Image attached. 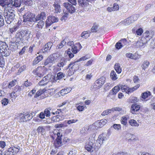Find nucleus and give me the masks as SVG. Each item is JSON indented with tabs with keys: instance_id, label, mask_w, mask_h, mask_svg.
<instances>
[{
	"instance_id": "4468645a",
	"label": "nucleus",
	"mask_w": 155,
	"mask_h": 155,
	"mask_svg": "<svg viewBox=\"0 0 155 155\" xmlns=\"http://www.w3.org/2000/svg\"><path fill=\"white\" fill-rule=\"evenodd\" d=\"M136 16L134 15L133 16H131L128 17L126 19L124 20L123 22L124 25H130L133 23L135 20H136L135 18Z\"/></svg>"
},
{
	"instance_id": "864d4df0",
	"label": "nucleus",
	"mask_w": 155,
	"mask_h": 155,
	"mask_svg": "<svg viewBox=\"0 0 155 155\" xmlns=\"http://www.w3.org/2000/svg\"><path fill=\"white\" fill-rule=\"evenodd\" d=\"M71 51L74 54L77 53L78 51L77 46L75 45H72L71 48Z\"/></svg>"
},
{
	"instance_id": "a19ab883",
	"label": "nucleus",
	"mask_w": 155,
	"mask_h": 155,
	"mask_svg": "<svg viewBox=\"0 0 155 155\" xmlns=\"http://www.w3.org/2000/svg\"><path fill=\"white\" fill-rule=\"evenodd\" d=\"M121 126L120 124H114L110 127L111 128H114L115 129L118 130L121 129Z\"/></svg>"
},
{
	"instance_id": "49530a36",
	"label": "nucleus",
	"mask_w": 155,
	"mask_h": 155,
	"mask_svg": "<svg viewBox=\"0 0 155 155\" xmlns=\"http://www.w3.org/2000/svg\"><path fill=\"white\" fill-rule=\"evenodd\" d=\"M16 81L15 80H14L10 82L8 85L9 88H11L12 87L14 86L16 84Z\"/></svg>"
},
{
	"instance_id": "72a5a7b5",
	"label": "nucleus",
	"mask_w": 155,
	"mask_h": 155,
	"mask_svg": "<svg viewBox=\"0 0 155 155\" xmlns=\"http://www.w3.org/2000/svg\"><path fill=\"white\" fill-rule=\"evenodd\" d=\"M20 147H12L9 149V150L10 152H12V153H18L20 150Z\"/></svg>"
},
{
	"instance_id": "f257e3e1",
	"label": "nucleus",
	"mask_w": 155,
	"mask_h": 155,
	"mask_svg": "<svg viewBox=\"0 0 155 155\" xmlns=\"http://www.w3.org/2000/svg\"><path fill=\"white\" fill-rule=\"evenodd\" d=\"M31 36V32L28 31H18L15 35L16 43H27Z\"/></svg>"
},
{
	"instance_id": "2f4dec72",
	"label": "nucleus",
	"mask_w": 155,
	"mask_h": 155,
	"mask_svg": "<svg viewBox=\"0 0 155 155\" xmlns=\"http://www.w3.org/2000/svg\"><path fill=\"white\" fill-rule=\"evenodd\" d=\"M127 116L122 117L120 119V122L121 124L124 125H126L127 124Z\"/></svg>"
},
{
	"instance_id": "39448f33",
	"label": "nucleus",
	"mask_w": 155,
	"mask_h": 155,
	"mask_svg": "<svg viewBox=\"0 0 155 155\" xmlns=\"http://www.w3.org/2000/svg\"><path fill=\"white\" fill-rule=\"evenodd\" d=\"M57 59L55 57V54H53L49 56L45 61L44 65L48 67H51L55 63Z\"/></svg>"
},
{
	"instance_id": "412c9836",
	"label": "nucleus",
	"mask_w": 155,
	"mask_h": 155,
	"mask_svg": "<svg viewBox=\"0 0 155 155\" xmlns=\"http://www.w3.org/2000/svg\"><path fill=\"white\" fill-rule=\"evenodd\" d=\"M150 32L148 31H147L145 32L143 35V36L142 38H144V40L146 41V42H147L148 40L150 41L151 42V39L149 38L150 37Z\"/></svg>"
},
{
	"instance_id": "b1692460",
	"label": "nucleus",
	"mask_w": 155,
	"mask_h": 155,
	"mask_svg": "<svg viewBox=\"0 0 155 155\" xmlns=\"http://www.w3.org/2000/svg\"><path fill=\"white\" fill-rule=\"evenodd\" d=\"M71 89L70 88H67L61 90L60 91V93L61 96H64L65 94H68L71 91Z\"/></svg>"
},
{
	"instance_id": "4c0bfd02",
	"label": "nucleus",
	"mask_w": 155,
	"mask_h": 155,
	"mask_svg": "<svg viewBox=\"0 0 155 155\" xmlns=\"http://www.w3.org/2000/svg\"><path fill=\"white\" fill-rule=\"evenodd\" d=\"M45 25L44 22L43 20H40L38 22L37 26L40 29H42Z\"/></svg>"
},
{
	"instance_id": "a18cd8bd",
	"label": "nucleus",
	"mask_w": 155,
	"mask_h": 155,
	"mask_svg": "<svg viewBox=\"0 0 155 155\" xmlns=\"http://www.w3.org/2000/svg\"><path fill=\"white\" fill-rule=\"evenodd\" d=\"M101 146V144L99 143L98 142H97L96 143H95V145H94L93 148H94V150H95L97 151L98 150V149Z\"/></svg>"
},
{
	"instance_id": "c03bdc74",
	"label": "nucleus",
	"mask_w": 155,
	"mask_h": 155,
	"mask_svg": "<svg viewBox=\"0 0 155 155\" xmlns=\"http://www.w3.org/2000/svg\"><path fill=\"white\" fill-rule=\"evenodd\" d=\"M54 7L55 8V13H59L61 12V10L60 9V7L59 5L57 4L54 5Z\"/></svg>"
},
{
	"instance_id": "e2e57ef3",
	"label": "nucleus",
	"mask_w": 155,
	"mask_h": 155,
	"mask_svg": "<svg viewBox=\"0 0 155 155\" xmlns=\"http://www.w3.org/2000/svg\"><path fill=\"white\" fill-rule=\"evenodd\" d=\"M150 45L151 48H155V37L154 39H151V42H150Z\"/></svg>"
},
{
	"instance_id": "f3484780",
	"label": "nucleus",
	"mask_w": 155,
	"mask_h": 155,
	"mask_svg": "<svg viewBox=\"0 0 155 155\" xmlns=\"http://www.w3.org/2000/svg\"><path fill=\"white\" fill-rule=\"evenodd\" d=\"M140 108V106L137 104H133L131 106V113L133 114H134L135 112L139 110Z\"/></svg>"
},
{
	"instance_id": "3c124183",
	"label": "nucleus",
	"mask_w": 155,
	"mask_h": 155,
	"mask_svg": "<svg viewBox=\"0 0 155 155\" xmlns=\"http://www.w3.org/2000/svg\"><path fill=\"white\" fill-rule=\"evenodd\" d=\"M126 55L127 57L132 59H134L136 58L135 56L132 53H127L126 54Z\"/></svg>"
},
{
	"instance_id": "774afa93",
	"label": "nucleus",
	"mask_w": 155,
	"mask_h": 155,
	"mask_svg": "<svg viewBox=\"0 0 155 155\" xmlns=\"http://www.w3.org/2000/svg\"><path fill=\"white\" fill-rule=\"evenodd\" d=\"M143 29L141 28H140L137 30L136 33L137 35H140L143 33Z\"/></svg>"
},
{
	"instance_id": "0e129e2a",
	"label": "nucleus",
	"mask_w": 155,
	"mask_h": 155,
	"mask_svg": "<svg viewBox=\"0 0 155 155\" xmlns=\"http://www.w3.org/2000/svg\"><path fill=\"white\" fill-rule=\"evenodd\" d=\"M129 153L125 152H118L114 155H130Z\"/></svg>"
},
{
	"instance_id": "a878e982",
	"label": "nucleus",
	"mask_w": 155,
	"mask_h": 155,
	"mask_svg": "<svg viewBox=\"0 0 155 155\" xmlns=\"http://www.w3.org/2000/svg\"><path fill=\"white\" fill-rule=\"evenodd\" d=\"M151 92L148 91L143 93L141 94V97L143 99L147 98L149 96L151 95Z\"/></svg>"
},
{
	"instance_id": "1a4fd4ad",
	"label": "nucleus",
	"mask_w": 155,
	"mask_h": 155,
	"mask_svg": "<svg viewBox=\"0 0 155 155\" xmlns=\"http://www.w3.org/2000/svg\"><path fill=\"white\" fill-rule=\"evenodd\" d=\"M89 141L87 143L85 146V148L88 151L93 152L94 151V143L95 140L92 139H89Z\"/></svg>"
},
{
	"instance_id": "dca6fc26",
	"label": "nucleus",
	"mask_w": 155,
	"mask_h": 155,
	"mask_svg": "<svg viewBox=\"0 0 155 155\" xmlns=\"http://www.w3.org/2000/svg\"><path fill=\"white\" fill-rule=\"evenodd\" d=\"M53 45V43L51 42H48L46 44L44 47L43 52H49L51 49V47Z\"/></svg>"
},
{
	"instance_id": "393cba45",
	"label": "nucleus",
	"mask_w": 155,
	"mask_h": 155,
	"mask_svg": "<svg viewBox=\"0 0 155 155\" xmlns=\"http://www.w3.org/2000/svg\"><path fill=\"white\" fill-rule=\"evenodd\" d=\"M89 127L88 126H85L82 128L80 130L81 134L83 135H85L87 133V131L89 130Z\"/></svg>"
},
{
	"instance_id": "7ed1b4c3",
	"label": "nucleus",
	"mask_w": 155,
	"mask_h": 155,
	"mask_svg": "<svg viewBox=\"0 0 155 155\" xmlns=\"http://www.w3.org/2000/svg\"><path fill=\"white\" fill-rule=\"evenodd\" d=\"M32 115V114H29L27 113H20L18 114L17 118L19 120V121L21 122H26L32 119L33 117Z\"/></svg>"
},
{
	"instance_id": "f704fd0d",
	"label": "nucleus",
	"mask_w": 155,
	"mask_h": 155,
	"mask_svg": "<svg viewBox=\"0 0 155 155\" xmlns=\"http://www.w3.org/2000/svg\"><path fill=\"white\" fill-rule=\"evenodd\" d=\"M36 69L38 74V76L40 77L42 76L41 73L43 69V67L40 66L37 67Z\"/></svg>"
},
{
	"instance_id": "5701e85b",
	"label": "nucleus",
	"mask_w": 155,
	"mask_h": 155,
	"mask_svg": "<svg viewBox=\"0 0 155 155\" xmlns=\"http://www.w3.org/2000/svg\"><path fill=\"white\" fill-rule=\"evenodd\" d=\"M1 44L0 46V51L1 52L8 49V46L6 44V43L2 41L0 42Z\"/></svg>"
},
{
	"instance_id": "f8f14e48",
	"label": "nucleus",
	"mask_w": 155,
	"mask_h": 155,
	"mask_svg": "<svg viewBox=\"0 0 155 155\" xmlns=\"http://www.w3.org/2000/svg\"><path fill=\"white\" fill-rule=\"evenodd\" d=\"M147 43V42L146 41L144 40V38H141V39H140L136 42V45L137 48L141 49L144 48Z\"/></svg>"
},
{
	"instance_id": "9d476101",
	"label": "nucleus",
	"mask_w": 155,
	"mask_h": 155,
	"mask_svg": "<svg viewBox=\"0 0 155 155\" xmlns=\"http://www.w3.org/2000/svg\"><path fill=\"white\" fill-rule=\"evenodd\" d=\"M63 6L67 9L68 12L70 13H73L75 11V7L68 2H65L63 4Z\"/></svg>"
},
{
	"instance_id": "13d9d810",
	"label": "nucleus",
	"mask_w": 155,
	"mask_h": 155,
	"mask_svg": "<svg viewBox=\"0 0 155 155\" xmlns=\"http://www.w3.org/2000/svg\"><path fill=\"white\" fill-rule=\"evenodd\" d=\"M94 126L95 127V129H98L99 128L101 127V125H100V123L99 120L95 122L93 124Z\"/></svg>"
},
{
	"instance_id": "69168bd1",
	"label": "nucleus",
	"mask_w": 155,
	"mask_h": 155,
	"mask_svg": "<svg viewBox=\"0 0 155 155\" xmlns=\"http://www.w3.org/2000/svg\"><path fill=\"white\" fill-rule=\"evenodd\" d=\"M120 41L121 44L122 45V46L127 45V42L125 38L120 40Z\"/></svg>"
},
{
	"instance_id": "6e6d98bb",
	"label": "nucleus",
	"mask_w": 155,
	"mask_h": 155,
	"mask_svg": "<svg viewBox=\"0 0 155 155\" xmlns=\"http://www.w3.org/2000/svg\"><path fill=\"white\" fill-rule=\"evenodd\" d=\"M64 77V74L62 72H60L57 74V78L58 79H61Z\"/></svg>"
},
{
	"instance_id": "6e6552de",
	"label": "nucleus",
	"mask_w": 155,
	"mask_h": 155,
	"mask_svg": "<svg viewBox=\"0 0 155 155\" xmlns=\"http://www.w3.org/2000/svg\"><path fill=\"white\" fill-rule=\"evenodd\" d=\"M89 0H78V2L82 7H83L86 11H88L91 8V2Z\"/></svg>"
},
{
	"instance_id": "338daca9",
	"label": "nucleus",
	"mask_w": 155,
	"mask_h": 155,
	"mask_svg": "<svg viewBox=\"0 0 155 155\" xmlns=\"http://www.w3.org/2000/svg\"><path fill=\"white\" fill-rule=\"evenodd\" d=\"M112 8L113 11H117L119 9V6L117 4L114 3Z\"/></svg>"
},
{
	"instance_id": "bf43d9fd",
	"label": "nucleus",
	"mask_w": 155,
	"mask_h": 155,
	"mask_svg": "<svg viewBox=\"0 0 155 155\" xmlns=\"http://www.w3.org/2000/svg\"><path fill=\"white\" fill-rule=\"evenodd\" d=\"M44 112L46 117H49L51 113L48 109H45Z\"/></svg>"
},
{
	"instance_id": "5fc2aeb1",
	"label": "nucleus",
	"mask_w": 155,
	"mask_h": 155,
	"mask_svg": "<svg viewBox=\"0 0 155 155\" xmlns=\"http://www.w3.org/2000/svg\"><path fill=\"white\" fill-rule=\"evenodd\" d=\"M99 121L100 125H101V127L105 125L107 122V120L105 119L99 120Z\"/></svg>"
},
{
	"instance_id": "c85d7f7f",
	"label": "nucleus",
	"mask_w": 155,
	"mask_h": 155,
	"mask_svg": "<svg viewBox=\"0 0 155 155\" xmlns=\"http://www.w3.org/2000/svg\"><path fill=\"white\" fill-rule=\"evenodd\" d=\"M61 139H56L54 142L55 147L58 148L61 146Z\"/></svg>"
},
{
	"instance_id": "603ef678",
	"label": "nucleus",
	"mask_w": 155,
	"mask_h": 155,
	"mask_svg": "<svg viewBox=\"0 0 155 155\" xmlns=\"http://www.w3.org/2000/svg\"><path fill=\"white\" fill-rule=\"evenodd\" d=\"M9 102L8 99L5 98L2 100V104L4 106H6L8 104Z\"/></svg>"
},
{
	"instance_id": "680f3d73",
	"label": "nucleus",
	"mask_w": 155,
	"mask_h": 155,
	"mask_svg": "<svg viewBox=\"0 0 155 155\" xmlns=\"http://www.w3.org/2000/svg\"><path fill=\"white\" fill-rule=\"evenodd\" d=\"M88 36H89L87 32L86 31L83 32L81 34V37L83 38H87Z\"/></svg>"
},
{
	"instance_id": "09e8293b",
	"label": "nucleus",
	"mask_w": 155,
	"mask_h": 155,
	"mask_svg": "<svg viewBox=\"0 0 155 155\" xmlns=\"http://www.w3.org/2000/svg\"><path fill=\"white\" fill-rule=\"evenodd\" d=\"M111 112V109H107L106 110L104 111L101 114V115L103 116H105L110 113Z\"/></svg>"
},
{
	"instance_id": "cd10ccee",
	"label": "nucleus",
	"mask_w": 155,
	"mask_h": 155,
	"mask_svg": "<svg viewBox=\"0 0 155 155\" xmlns=\"http://www.w3.org/2000/svg\"><path fill=\"white\" fill-rule=\"evenodd\" d=\"M21 90V87L16 86L14 87L13 91L16 93V94H17L19 95L20 94Z\"/></svg>"
},
{
	"instance_id": "0eeeda50",
	"label": "nucleus",
	"mask_w": 155,
	"mask_h": 155,
	"mask_svg": "<svg viewBox=\"0 0 155 155\" xmlns=\"http://www.w3.org/2000/svg\"><path fill=\"white\" fill-rule=\"evenodd\" d=\"M58 21V18L53 15H49L46 21V27L47 28L50 26L51 24L56 22Z\"/></svg>"
},
{
	"instance_id": "c756f323",
	"label": "nucleus",
	"mask_w": 155,
	"mask_h": 155,
	"mask_svg": "<svg viewBox=\"0 0 155 155\" xmlns=\"http://www.w3.org/2000/svg\"><path fill=\"white\" fill-rule=\"evenodd\" d=\"M104 134H102L100 135L98 138V141H99L98 142L101 144H102L104 141L106 139V138L104 136Z\"/></svg>"
},
{
	"instance_id": "a211bd4d",
	"label": "nucleus",
	"mask_w": 155,
	"mask_h": 155,
	"mask_svg": "<svg viewBox=\"0 0 155 155\" xmlns=\"http://www.w3.org/2000/svg\"><path fill=\"white\" fill-rule=\"evenodd\" d=\"M43 58V57L42 55H39L36 57L33 61L32 65L33 66L35 65L39 62L41 61Z\"/></svg>"
},
{
	"instance_id": "ea45409f",
	"label": "nucleus",
	"mask_w": 155,
	"mask_h": 155,
	"mask_svg": "<svg viewBox=\"0 0 155 155\" xmlns=\"http://www.w3.org/2000/svg\"><path fill=\"white\" fill-rule=\"evenodd\" d=\"M2 52L3 53L5 56L8 57L10 54L11 52V50L9 49L8 48L7 49L4 50V51H2Z\"/></svg>"
},
{
	"instance_id": "9b49d317",
	"label": "nucleus",
	"mask_w": 155,
	"mask_h": 155,
	"mask_svg": "<svg viewBox=\"0 0 155 155\" xmlns=\"http://www.w3.org/2000/svg\"><path fill=\"white\" fill-rule=\"evenodd\" d=\"M12 0H2L1 6L5 8V10H6L8 7L12 8Z\"/></svg>"
},
{
	"instance_id": "de8ad7c7",
	"label": "nucleus",
	"mask_w": 155,
	"mask_h": 155,
	"mask_svg": "<svg viewBox=\"0 0 155 155\" xmlns=\"http://www.w3.org/2000/svg\"><path fill=\"white\" fill-rule=\"evenodd\" d=\"M120 90V87L118 86H115L112 89L113 94H116Z\"/></svg>"
},
{
	"instance_id": "4d7b16f0",
	"label": "nucleus",
	"mask_w": 155,
	"mask_h": 155,
	"mask_svg": "<svg viewBox=\"0 0 155 155\" xmlns=\"http://www.w3.org/2000/svg\"><path fill=\"white\" fill-rule=\"evenodd\" d=\"M24 2V4L26 5H31L32 4L34 0H23Z\"/></svg>"
},
{
	"instance_id": "2eb2a0df",
	"label": "nucleus",
	"mask_w": 155,
	"mask_h": 155,
	"mask_svg": "<svg viewBox=\"0 0 155 155\" xmlns=\"http://www.w3.org/2000/svg\"><path fill=\"white\" fill-rule=\"evenodd\" d=\"M46 14L45 12H41L35 17V22L39 20H45L46 18Z\"/></svg>"
},
{
	"instance_id": "e433bc0d",
	"label": "nucleus",
	"mask_w": 155,
	"mask_h": 155,
	"mask_svg": "<svg viewBox=\"0 0 155 155\" xmlns=\"http://www.w3.org/2000/svg\"><path fill=\"white\" fill-rule=\"evenodd\" d=\"M114 68L118 74H120L121 72L122 71L121 68L118 64H115Z\"/></svg>"
},
{
	"instance_id": "ddd939ff",
	"label": "nucleus",
	"mask_w": 155,
	"mask_h": 155,
	"mask_svg": "<svg viewBox=\"0 0 155 155\" xmlns=\"http://www.w3.org/2000/svg\"><path fill=\"white\" fill-rule=\"evenodd\" d=\"M126 137L129 142H135L138 140L137 137L130 133H127L126 135Z\"/></svg>"
},
{
	"instance_id": "052dcab7",
	"label": "nucleus",
	"mask_w": 155,
	"mask_h": 155,
	"mask_svg": "<svg viewBox=\"0 0 155 155\" xmlns=\"http://www.w3.org/2000/svg\"><path fill=\"white\" fill-rule=\"evenodd\" d=\"M60 120V118H59V116L57 115L53 117L52 120L54 122L59 121Z\"/></svg>"
},
{
	"instance_id": "7c9ffc66",
	"label": "nucleus",
	"mask_w": 155,
	"mask_h": 155,
	"mask_svg": "<svg viewBox=\"0 0 155 155\" xmlns=\"http://www.w3.org/2000/svg\"><path fill=\"white\" fill-rule=\"evenodd\" d=\"M46 91L45 89H40L36 93V94L35 95L34 97L35 98L37 97H38L42 94L44 92Z\"/></svg>"
},
{
	"instance_id": "aec40b11",
	"label": "nucleus",
	"mask_w": 155,
	"mask_h": 155,
	"mask_svg": "<svg viewBox=\"0 0 155 155\" xmlns=\"http://www.w3.org/2000/svg\"><path fill=\"white\" fill-rule=\"evenodd\" d=\"M105 78L104 77H102L96 80V83L98 84V85L100 87H101L105 83Z\"/></svg>"
},
{
	"instance_id": "58836bf2",
	"label": "nucleus",
	"mask_w": 155,
	"mask_h": 155,
	"mask_svg": "<svg viewBox=\"0 0 155 155\" xmlns=\"http://www.w3.org/2000/svg\"><path fill=\"white\" fill-rule=\"evenodd\" d=\"M120 87L121 90L123 92H125L127 93L129 87H128L127 86L125 85H121L120 86Z\"/></svg>"
},
{
	"instance_id": "8fccbe9b",
	"label": "nucleus",
	"mask_w": 155,
	"mask_h": 155,
	"mask_svg": "<svg viewBox=\"0 0 155 155\" xmlns=\"http://www.w3.org/2000/svg\"><path fill=\"white\" fill-rule=\"evenodd\" d=\"M19 95L17 94H16L13 91L11 94H10V96L11 97V98L12 99H11L12 101H13V99H15Z\"/></svg>"
},
{
	"instance_id": "f03ea898",
	"label": "nucleus",
	"mask_w": 155,
	"mask_h": 155,
	"mask_svg": "<svg viewBox=\"0 0 155 155\" xmlns=\"http://www.w3.org/2000/svg\"><path fill=\"white\" fill-rule=\"evenodd\" d=\"M4 16L5 21L7 24H10L15 19V14L14 11H7L4 10Z\"/></svg>"
},
{
	"instance_id": "6ab92c4d",
	"label": "nucleus",
	"mask_w": 155,
	"mask_h": 155,
	"mask_svg": "<svg viewBox=\"0 0 155 155\" xmlns=\"http://www.w3.org/2000/svg\"><path fill=\"white\" fill-rule=\"evenodd\" d=\"M66 59L64 58H62L57 64V66L59 67H63L64 66L66 63Z\"/></svg>"
},
{
	"instance_id": "c9c22d12",
	"label": "nucleus",
	"mask_w": 155,
	"mask_h": 155,
	"mask_svg": "<svg viewBox=\"0 0 155 155\" xmlns=\"http://www.w3.org/2000/svg\"><path fill=\"white\" fill-rule=\"evenodd\" d=\"M100 87H101L98 85V84L95 82L94 84L91 87L90 89L91 91H96Z\"/></svg>"
},
{
	"instance_id": "79ce46f5",
	"label": "nucleus",
	"mask_w": 155,
	"mask_h": 155,
	"mask_svg": "<svg viewBox=\"0 0 155 155\" xmlns=\"http://www.w3.org/2000/svg\"><path fill=\"white\" fill-rule=\"evenodd\" d=\"M78 61H77L74 62V63L73 64V65L71 67V70L73 69L74 71H75L78 69L79 65L78 64L76 63Z\"/></svg>"
},
{
	"instance_id": "20e7f679",
	"label": "nucleus",
	"mask_w": 155,
	"mask_h": 155,
	"mask_svg": "<svg viewBox=\"0 0 155 155\" xmlns=\"http://www.w3.org/2000/svg\"><path fill=\"white\" fill-rule=\"evenodd\" d=\"M54 76L48 74L43 77L41 81L38 83V84L41 86L46 85L49 82H52L54 81Z\"/></svg>"
},
{
	"instance_id": "4be33fe9",
	"label": "nucleus",
	"mask_w": 155,
	"mask_h": 155,
	"mask_svg": "<svg viewBox=\"0 0 155 155\" xmlns=\"http://www.w3.org/2000/svg\"><path fill=\"white\" fill-rule=\"evenodd\" d=\"M12 3V8L19 7L21 4L20 0H14Z\"/></svg>"
},
{
	"instance_id": "37998d69",
	"label": "nucleus",
	"mask_w": 155,
	"mask_h": 155,
	"mask_svg": "<svg viewBox=\"0 0 155 155\" xmlns=\"http://www.w3.org/2000/svg\"><path fill=\"white\" fill-rule=\"evenodd\" d=\"M150 63L147 61H145L142 64L141 67L143 69L145 70L149 65Z\"/></svg>"
},
{
	"instance_id": "423d86ee",
	"label": "nucleus",
	"mask_w": 155,
	"mask_h": 155,
	"mask_svg": "<svg viewBox=\"0 0 155 155\" xmlns=\"http://www.w3.org/2000/svg\"><path fill=\"white\" fill-rule=\"evenodd\" d=\"M23 21L35 22V15L29 12H27L23 15Z\"/></svg>"
},
{
	"instance_id": "473e14b6",
	"label": "nucleus",
	"mask_w": 155,
	"mask_h": 155,
	"mask_svg": "<svg viewBox=\"0 0 155 155\" xmlns=\"http://www.w3.org/2000/svg\"><path fill=\"white\" fill-rule=\"evenodd\" d=\"M110 77L111 79L115 81L117 79V77L116 72L114 71H111L110 74Z\"/></svg>"
},
{
	"instance_id": "bb28decb",
	"label": "nucleus",
	"mask_w": 155,
	"mask_h": 155,
	"mask_svg": "<svg viewBox=\"0 0 155 155\" xmlns=\"http://www.w3.org/2000/svg\"><path fill=\"white\" fill-rule=\"evenodd\" d=\"M129 123L130 125L132 127H138L139 124L134 119H131L129 121Z\"/></svg>"
}]
</instances>
